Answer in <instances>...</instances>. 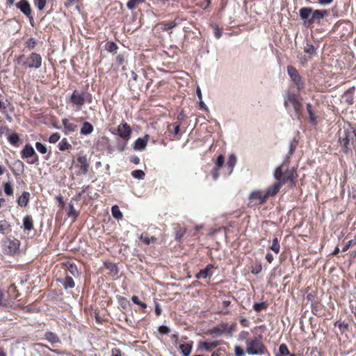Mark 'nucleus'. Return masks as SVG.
<instances>
[{"label": "nucleus", "mask_w": 356, "mask_h": 356, "mask_svg": "<svg viewBox=\"0 0 356 356\" xmlns=\"http://www.w3.org/2000/svg\"><path fill=\"white\" fill-rule=\"evenodd\" d=\"M267 351L261 341L257 337L246 341V352L248 355H264Z\"/></svg>", "instance_id": "obj_7"}, {"label": "nucleus", "mask_w": 356, "mask_h": 356, "mask_svg": "<svg viewBox=\"0 0 356 356\" xmlns=\"http://www.w3.org/2000/svg\"><path fill=\"white\" fill-rule=\"evenodd\" d=\"M127 53L119 54L115 57V63L118 66H122V70H124V65L127 63Z\"/></svg>", "instance_id": "obj_26"}, {"label": "nucleus", "mask_w": 356, "mask_h": 356, "mask_svg": "<svg viewBox=\"0 0 356 356\" xmlns=\"http://www.w3.org/2000/svg\"><path fill=\"white\" fill-rule=\"evenodd\" d=\"M170 330L166 325H161L159 327V332L161 334H167L170 332Z\"/></svg>", "instance_id": "obj_49"}, {"label": "nucleus", "mask_w": 356, "mask_h": 356, "mask_svg": "<svg viewBox=\"0 0 356 356\" xmlns=\"http://www.w3.org/2000/svg\"><path fill=\"white\" fill-rule=\"evenodd\" d=\"M19 241L17 239H10L7 238L3 241V250L4 252L8 254H15L17 252L19 248Z\"/></svg>", "instance_id": "obj_11"}, {"label": "nucleus", "mask_w": 356, "mask_h": 356, "mask_svg": "<svg viewBox=\"0 0 356 356\" xmlns=\"http://www.w3.org/2000/svg\"><path fill=\"white\" fill-rule=\"evenodd\" d=\"M49 0H33L35 7L40 11L43 10Z\"/></svg>", "instance_id": "obj_31"}, {"label": "nucleus", "mask_w": 356, "mask_h": 356, "mask_svg": "<svg viewBox=\"0 0 356 356\" xmlns=\"http://www.w3.org/2000/svg\"><path fill=\"white\" fill-rule=\"evenodd\" d=\"M213 268L212 265H208L204 269L201 270L197 275V279H205L209 276V273Z\"/></svg>", "instance_id": "obj_28"}, {"label": "nucleus", "mask_w": 356, "mask_h": 356, "mask_svg": "<svg viewBox=\"0 0 356 356\" xmlns=\"http://www.w3.org/2000/svg\"><path fill=\"white\" fill-rule=\"evenodd\" d=\"M338 142L343 154H353V151L356 154V130L351 131L344 129L339 131Z\"/></svg>", "instance_id": "obj_3"}, {"label": "nucleus", "mask_w": 356, "mask_h": 356, "mask_svg": "<svg viewBox=\"0 0 356 356\" xmlns=\"http://www.w3.org/2000/svg\"><path fill=\"white\" fill-rule=\"evenodd\" d=\"M22 227L27 231H31L33 228V220L31 216H26L24 218Z\"/></svg>", "instance_id": "obj_22"}, {"label": "nucleus", "mask_w": 356, "mask_h": 356, "mask_svg": "<svg viewBox=\"0 0 356 356\" xmlns=\"http://www.w3.org/2000/svg\"><path fill=\"white\" fill-rule=\"evenodd\" d=\"M145 2V0H129L127 3V7L131 10H134L136 7Z\"/></svg>", "instance_id": "obj_30"}, {"label": "nucleus", "mask_w": 356, "mask_h": 356, "mask_svg": "<svg viewBox=\"0 0 356 356\" xmlns=\"http://www.w3.org/2000/svg\"><path fill=\"white\" fill-rule=\"evenodd\" d=\"M60 138V135L58 133H54L49 138V142L51 143H56L58 141Z\"/></svg>", "instance_id": "obj_44"}, {"label": "nucleus", "mask_w": 356, "mask_h": 356, "mask_svg": "<svg viewBox=\"0 0 356 356\" xmlns=\"http://www.w3.org/2000/svg\"><path fill=\"white\" fill-rule=\"evenodd\" d=\"M210 3V0H199L197 5H198L202 9H206L209 6Z\"/></svg>", "instance_id": "obj_46"}, {"label": "nucleus", "mask_w": 356, "mask_h": 356, "mask_svg": "<svg viewBox=\"0 0 356 356\" xmlns=\"http://www.w3.org/2000/svg\"><path fill=\"white\" fill-rule=\"evenodd\" d=\"M352 243H353L352 240L348 241L347 243H346V244L344 245V246L342 248V251L343 252L347 251L349 249V248L350 247Z\"/></svg>", "instance_id": "obj_57"}, {"label": "nucleus", "mask_w": 356, "mask_h": 356, "mask_svg": "<svg viewBox=\"0 0 356 356\" xmlns=\"http://www.w3.org/2000/svg\"><path fill=\"white\" fill-rule=\"evenodd\" d=\"M67 268L72 275L76 276L78 275V269L74 264H70Z\"/></svg>", "instance_id": "obj_52"}, {"label": "nucleus", "mask_w": 356, "mask_h": 356, "mask_svg": "<svg viewBox=\"0 0 356 356\" xmlns=\"http://www.w3.org/2000/svg\"><path fill=\"white\" fill-rule=\"evenodd\" d=\"M38 44V40L34 38H28L24 43V46L29 51H31L35 48Z\"/></svg>", "instance_id": "obj_24"}, {"label": "nucleus", "mask_w": 356, "mask_h": 356, "mask_svg": "<svg viewBox=\"0 0 356 356\" xmlns=\"http://www.w3.org/2000/svg\"><path fill=\"white\" fill-rule=\"evenodd\" d=\"M253 308L254 311L259 312L263 309L266 308V305L264 302H256L253 305Z\"/></svg>", "instance_id": "obj_48"}, {"label": "nucleus", "mask_w": 356, "mask_h": 356, "mask_svg": "<svg viewBox=\"0 0 356 356\" xmlns=\"http://www.w3.org/2000/svg\"><path fill=\"white\" fill-rule=\"evenodd\" d=\"M289 104H291L298 118L302 115V104L299 99V95L289 92L284 99V106L287 107Z\"/></svg>", "instance_id": "obj_9"}, {"label": "nucleus", "mask_w": 356, "mask_h": 356, "mask_svg": "<svg viewBox=\"0 0 356 356\" xmlns=\"http://www.w3.org/2000/svg\"><path fill=\"white\" fill-rule=\"evenodd\" d=\"M63 285L65 287V289H72L74 287V282L71 277L67 275L63 282Z\"/></svg>", "instance_id": "obj_34"}, {"label": "nucleus", "mask_w": 356, "mask_h": 356, "mask_svg": "<svg viewBox=\"0 0 356 356\" xmlns=\"http://www.w3.org/2000/svg\"><path fill=\"white\" fill-rule=\"evenodd\" d=\"M105 49L113 54H115L118 51V46L113 41H108L105 44Z\"/></svg>", "instance_id": "obj_27"}, {"label": "nucleus", "mask_w": 356, "mask_h": 356, "mask_svg": "<svg viewBox=\"0 0 356 356\" xmlns=\"http://www.w3.org/2000/svg\"><path fill=\"white\" fill-rule=\"evenodd\" d=\"M329 14L327 10H314L311 7H302L299 10V16L307 28L312 27L314 24L320 25L321 20Z\"/></svg>", "instance_id": "obj_2"}, {"label": "nucleus", "mask_w": 356, "mask_h": 356, "mask_svg": "<svg viewBox=\"0 0 356 356\" xmlns=\"http://www.w3.org/2000/svg\"><path fill=\"white\" fill-rule=\"evenodd\" d=\"M45 339L53 344L59 342L58 337L53 332H47L45 334Z\"/></svg>", "instance_id": "obj_32"}, {"label": "nucleus", "mask_w": 356, "mask_h": 356, "mask_svg": "<svg viewBox=\"0 0 356 356\" xmlns=\"http://www.w3.org/2000/svg\"><path fill=\"white\" fill-rule=\"evenodd\" d=\"M58 147L60 150L64 151L65 149H68L70 147H72V145L68 143L66 138H63L58 143Z\"/></svg>", "instance_id": "obj_35"}, {"label": "nucleus", "mask_w": 356, "mask_h": 356, "mask_svg": "<svg viewBox=\"0 0 356 356\" xmlns=\"http://www.w3.org/2000/svg\"><path fill=\"white\" fill-rule=\"evenodd\" d=\"M184 356H189L193 348V342L182 343L179 347Z\"/></svg>", "instance_id": "obj_19"}, {"label": "nucleus", "mask_w": 356, "mask_h": 356, "mask_svg": "<svg viewBox=\"0 0 356 356\" xmlns=\"http://www.w3.org/2000/svg\"><path fill=\"white\" fill-rule=\"evenodd\" d=\"M92 95L86 90L75 89L67 99V103L72 105L76 111H81L86 104L92 102Z\"/></svg>", "instance_id": "obj_4"}, {"label": "nucleus", "mask_w": 356, "mask_h": 356, "mask_svg": "<svg viewBox=\"0 0 356 356\" xmlns=\"http://www.w3.org/2000/svg\"><path fill=\"white\" fill-rule=\"evenodd\" d=\"M178 22L175 21H163L159 23L158 26H160V29L164 31H171L172 29L176 27L178 25Z\"/></svg>", "instance_id": "obj_16"}, {"label": "nucleus", "mask_w": 356, "mask_h": 356, "mask_svg": "<svg viewBox=\"0 0 356 356\" xmlns=\"http://www.w3.org/2000/svg\"><path fill=\"white\" fill-rule=\"evenodd\" d=\"M4 192L7 195H12L13 194V188L10 183L7 182L3 186Z\"/></svg>", "instance_id": "obj_43"}, {"label": "nucleus", "mask_w": 356, "mask_h": 356, "mask_svg": "<svg viewBox=\"0 0 356 356\" xmlns=\"http://www.w3.org/2000/svg\"><path fill=\"white\" fill-rule=\"evenodd\" d=\"M266 259L269 263H271L274 259L273 256L271 253H267L266 255Z\"/></svg>", "instance_id": "obj_63"}, {"label": "nucleus", "mask_w": 356, "mask_h": 356, "mask_svg": "<svg viewBox=\"0 0 356 356\" xmlns=\"http://www.w3.org/2000/svg\"><path fill=\"white\" fill-rule=\"evenodd\" d=\"M27 162L30 164H33L38 161V157H26Z\"/></svg>", "instance_id": "obj_59"}, {"label": "nucleus", "mask_w": 356, "mask_h": 356, "mask_svg": "<svg viewBox=\"0 0 356 356\" xmlns=\"http://www.w3.org/2000/svg\"><path fill=\"white\" fill-rule=\"evenodd\" d=\"M10 129L6 125H1L0 126V138H2L3 136L10 135Z\"/></svg>", "instance_id": "obj_41"}, {"label": "nucleus", "mask_w": 356, "mask_h": 356, "mask_svg": "<svg viewBox=\"0 0 356 356\" xmlns=\"http://www.w3.org/2000/svg\"><path fill=\"white\" fill-rule=\"evenodd\" d=\"M308 114H309L310 122L312 124H316V116L314 111H309Z\"/></svg>", "instance_id": "obj_51"}, {"label": "nucleus", "mask_w": 356, "mask_h": 356, "mask_svg": "<svg viewBox=\"0 0 356 356\" xmlns=\"http://www.w3.org/2000/svg\"><path fill=\"white\" fill-rule=\"evenodd\" d=\"M21 154L22 156H37L33 147L29 144L25 145Z\"/></svg>", "instance_id": "obj_29"}, {"label": "nucleus", "mask_w": 356, "mask_h": 356, "mask_svg": "<svg viewBox=\"0 0 356 356\" xmlns=\"http://www.w3.org/2000/svg\"><path fill=\"white\" fill-rule=\"evenodd\" d=\"M16 6L20 11L30 19V21L33 19L31 16L32 8L29 2L27 0H20Z\"/></svg>", "instance_id": "obj_14"}, {"label": "nucleus", "mask_w": 356, "mask_h": 356, "mask_svg": "<svg viewBox=\"0 0 356 356\" xmlns=\"http://www.w3.org/2000/svg\"><path fill=\"white\" fill-rule=\"evenodd\" d=\"M7 106L6 105V103L3 102V99H0V111L4 112Z\"/></svg>", "instance_id": "obj_58"}, {"label": "nucleus", "mask_w": 356, "mask_h": 356, "mask_svg": "<svg viewBox=\"0 0 356 356\" xmlns=\"http://www.w3.org/2000/svg\"><path fill=\"white\" fill-rule=\"evenodd\" d=\"M280 246L278 239L277 238H275L273 241V243L270 246V249L273 252H275L276 254H277L280 252Z\"/></svg>", "instance_id": "obj_40"}, {"label": "nucleus", "mask_w": 356, "mask_h": 356, "mask_svg": "<svg viewBox=\"0 0 356 356\" xmlns=\"http://www.w3.org/2000/svg\"><path fill=\"white\" fill-rule=\"evenodd\" d=\"M279 353L280 356H286L290 355L289 350L287 346L284 343H282L279 347Z\"/></svg>", "instance_id": "obj_37"}, {"label": "nucleus", "mask_w": 356, "mask_h": 356, "mask_svg": "<svg viewBox=\"0 0 356 356\" xmlns=\"http://www.w3.org/2000/svg\"><path fill=\"white\" fill-rule=\"evenodd\" d=\"M79 0H67V1L65 3V5L66 6H70L75 3H77Z\"/></svg>", "instance_id": "obj_62"}, {"label": "nucleus", "mask_w": 356, "mask_h": 356, "mask_svg": "<svg viewBox=\"0 0 356 356\" xmlns=\"http://www.w3.org/2000/svg\"><path fill=\"white\" fill-rule=\"evenodd\" d=\"M185 229H179L176 233V239L181 238L185 234Z\"/></svg>", "instance_id": "obj_55"}, {"label": "nucleus", "mask_w": 356, "mask_h": 356, "mask_svg": "<svg viewBox=\"0 0 356 356\" xmlns=\"http://www.w3.org/2000/svg\"><path fill=\"white\" fill-rule=\"evenodd\" d=\"M117 134L124 142L123 147L120 149L123 150L127 146V142L131 139L132 134V129L131 126L126 122H122L117 127L116 132H112Z\"/></svg>", "instance_id": "obj_8"}, {"label": "nucleus", "mask_w": 356, "mask_h": 356, "mask_svg": "<svg viewBox=\"0 0 356 356\" xmlns=\"http://www.w3.org/2000/svg\"><path fill=\"white\" fill-rule=\"evenodd\" d=\"M10 224L6 220H0V232L2 234H4V232L8 229H10Z\"/></svg>", "instance_id": "obj_38"}, {"label": "nucleus", "mask_w": 356, "mask_h": 356, "mask_svg": "<svg viewBox=\"0 0 356 356\" xmlns=\"http://www.w3.org/2000/svg\"><path fill=\"white\" fill-rule=\"evenodd\" d=\"M168 129L171 132L177 139L180 137V123L178 122L170 124L168 126Z\"/></svg>", "instance_id": "obj_17"}, {"label": "nucleus", "mask_w": 356, "mask_h": 356, "mask_svg": "<svg viewBox=\"0 0 356 356\" xmlns=\"http://www.w3.org/2000/svg\"><path fill=\"white\" fill-rule=\"evenodd\" d=\"M111 213H112L113 216L118 220H120L123 217L122 213L120 211L119 207L117 205H114L112 207Z\"/></svg>", "instance_id": "obj_33"}, {"label": "nucleus", "mask_w": 356, "mask_h": 356, "mask_svg": "<svg viewBox=\"0 0 356 356\" xmlns=\"http://www.w3.org/2000/svg\"><path fill=\"white\" fill-rule=\"evenodd\" d=\"M111 356H122L120 350L113 348L111 350Z\"/></svg>", "instance_id": "obj_56"}, {"label": "nucleus", "mask_w": 356, "mask_h": 356, "mask_svg": "<svg viewBox=\"0 0 356 356\" xmlns=\"http://www.w3.org/2000/svg\"><path fill=\"white\" fill-rule=\"evenodd\" d=\"M35 147L37 150L41 154H45L47 152L46 146L41 143L37 142L35 143Z\"/></svg>", "instance_id": "obj_45"}, {"label": "nucleus", "mask_w": 356, "mask_h": 356, "mask_svg": "<svg viewBox=\"0 0 356 356\" xmlns=\"http://www.w3.org/2000/svg\"><path fill=\"white\" fill-rule=\"evenodd\" d=\"M131 300L133 301L134 303L138 305H140L143 308H146L147 307V304H145V302H143L142 301H140L138 298L136 296H133L131 297Z\"/></svg>", "instance_id": "obj_47"}, {"label": "nucleus", "mask_w": 356, "mask_h": 356, "mask_svg": "<svg viewBox=\"0 0 356 356\" xmlns=\"http://www.w3.org/2000/svg\"><path fill=\"white\" fill-rule=\"evenodd\" d=\"M73 165L77 174L86 175L88 170V163L86 157H77L76 161H73Z\"/></svg>", "instance_id": "obj_13"}, {"label": "nucleus", "mask_w": 356, "mask_h": 356, "mask_svg": "<svg viewBox=\"0 0 356 356\" xmlns=\"http://www.w3.org/2000/svg\"><path fill=\"white\" fill-rule=\"evenodd\" d=\"M62 124H63L64 128L67 131H70V132L74 131L77 128V126L74 123L70 122L69 121V120L67 118H63L62 120Z\"/></svg>", "instance_id": "obj_25"}, {"label": "nucleus", "mask_w": 356, "mask_h": 356, "mask_svg": "<svg viewBox=\"0 0 356 356\" xmlns=\"http://www.w3.org/2000/svg\"><path fill=\"white\" fill-rule=\"evenodd\" d=\"M249 200H250V206H256L262 204L264 203L267 197L264 193V192L261 191H253L250 195H249Z\"/></svg>", "instance_id": "obj_12"}, {"label": "nucleus", "mask_w": 356, "mask_h": 356, "mask_svg": "<svg viewBox=\"0 0 356 356\" xmlns=\"http://www.w3.org/2000/svg\"><path fill=\"white\" fill-rule=\"evenodd\" d=\"M140 238L147 245H149L150 243L155 242L156 241L155 237L149 238L146 234H141Z\"/></svg>", "instance_id": "obj_42"}, {"label": "nucleus", "mask_w": 356, "mask_h": 356, "mask_svg": "<svg viewBox=\"0 0 356 356\" xmlns=\"http://www.w3.org/2000/svg\"><path fill=\"white\" fill-rule=\"evenodd\" d=\"M333 0H318V3L321 5H329L332 3Z\"/></svg>", "instance_id": "obj_61"}, {"label": "nucleus", "mask_w": 356, "mask_h": 356, "mask_svg": "<svg viewBox=\"0 0 356 356\" xmlns=\"http://www.w3.org/2000/svg\"><path fill=\"white\" fill-rule=\"evenodd\" d=\"M261 266H259L258 267H256L255 268H253L252 270V273L253 274H258L261 270Z\"/></svg>", "instance_id": "obj_64"}, {"label": "nucleus", "mask_w": 356, "mask_h": 356, "mask_svg": "<svg viewBox=\"0 0 356 356\" xmlns=\"http://www.w3.org/2000/svg\"><path fill=\"white\" fill-rule=\"evenodd\" d=\"M215 36L217 39H219L222 35V31L218 28L215 29L214 31Z\"/></svg>", "instance_id": "obj_60"}, {"label": "nucleus", "mask_w": 356, "mask_h": 356, "mask_svg": "<svg viewBox=\"0 0 356 356\" xmlns=\"http://www.w3.org/2000/svg\"><path fill=\"white\" fill-rule=\"evenodd\" d=\"M94 130V127L92 124L88 122H84L82 124V127L80 130V133L81 135H89Z\"/></svg>", "instance_id": "obj_20"}, {"label": "nucleus", "mask_w": 356, "mask_h": 356, "mask_svg": "<svg viewBox=\"0 0 356 356\" xmlns=\"http://www.w3.org/2000/svg\"><path fill=\"white\" fill-rule=\"evenodd\" d=\"M131 175L136 179H143L145 175L143 170H136L131 172Z\"/></svg>", "instance_id": "obj_39"}, {"label": "nucleus", "mask_w": 356, "mask_h": 356, "mask_svg": "<svg viewBox=\"0 0 356 356\" xmlns=\"http://www.w3.org/2000/svg\"><path fill=\"white\" fill-rule=\"evenodd\" d=\"M225 157H218L216 161V167L215 169L213 170L211 174L213 179L214 180H216L217 178L219 176V174L218 172V169L222 168L225 169V172L226 174H230L233 170L234 165L236 163V157H229V161L227 162L226 164H225Z\"/></svg>", "instance_id": "obj_6"}, {"label": "nucleus", "mask_w": 356, "mask_h": 356, "mask_svg": "<svg viewBox=\"0 0 356 356\" xmlns=\"http://www.w3.org/2000/svg\"><path fill=\"white\" fill-rule=\"evenodd\" d=\"M8 140L11 145L15 147H19L22 143L19 134L15 132L8 135Z\"/></svg>", "instance_id": "obj_21"}, {"label": "nucleus", "mask_w": 356, "mask_h": 356, "mask_svg": "<svg viewBox=\"0 0 356 356\" xmlns=\"http://www.w3.org/2000/svg\"><path fill=\"white\" fill-rule=\"evenodd\" d=\"M150 139V136L146 134L143 138H138L136 140L133 145L132 147L134 150H143L147 146L148 140Z\"/></svg>", "instance_id": "obj_15"}, {"label": "nucleus", "mask_w": 356, "mask_h": 356, "mask_svg": "<svg viewBox=\"0 0 356 356\" xmlns=\"http://www.w3.org/2000/svg\"><path fill=\"white\" fill-rule=\"evenodd\" d=\"M29 197H30V193L29 192H26V191L23 192L22 195L17 200L18 205L22 207H26L29 202Z\"/></svg>", "instance_id": "obj_23"}, {"label": "nucleus", "mask_w": 356, "mask_h": 356, "mask_svg": "<svg viewBox=\"0 0 356 356\" xmlns=\"http://www.w3.org/2000/svg\"><path fill=\"white\" fill-rule=\"evenodd\" d=\"M304 51L309 56H312L316 54V48L314 45L307 43L304 48Z\"/></svg>", "instance_id": "obj_36"}, {"label": "nucleus", "mask_w": 356, "mask_h": 356, "mask_svg": "<svg viewBox=\"0 0 356 356\" xmlns=\"http://www.w3.org/2000/svg\"><path fill=\"white\" fill-rule=\"evenodd\" d=\"M295 168H289V157L285 159L282 164L278 166L275 171L274 176L277 181L273 185L270 186L266 192H264L267 199L269 197L275 195L280 191L283 184L290 181L293 184Z\"/></svg>", "instance_id": "obj_1"}, {"label": "nucleus", "mask_w": 356, "mask_h": 356, "mask_svg": "<svg viewBox=\"0 0 356 356\" xmlns=\"http://www.w3.org/2000/svg\"><path fill=\"white\" fill-rule=\"evenodd\" d=\"M69 207H70L69 216H70L76 217L78 216V213L76 211L74 206L72 204H70Z\"/></svg>", "instance_id": "obj_54"}, {"label": "nucleus", "mask_w": 356, "mask_h": 356, "mask_svg": "<svg viewBox=\"0 0 356 356\" xmlns=\"http://www.w3.org/2000/svg\"><path fill=\"white\" fill-rule=\"evenodd\" d=\"M235 356H244L245 353L243 350L238 346L234 347Z\"/></svg>", "instance_id": "obj_50"}, {"label": "nucleus", "mask_w": 356, "mask_h": 356, "mask_svg": "<svg viewBox=\"0 0 356 356\" xmlns=\"http://www.w3.org/2000/svg\"><path fill=\"white\" fill-rule=\"evenodd\" d=\"M297 143H298L297 141H296L295 140H293V141L291 142L290 147H289V154L290 155L293 154L294 150H295V149L297 147Z\"/></svg>", "instance_id": "obj_53"}, {"label": "nucleus", "mask_w": 356, "mask_h": 356, "mask_svg": "<svg viewBox=\"0 0 356 356\" xmlns=\"http://www.w3.org/2000/svg\"><path fill=\"white\" fill-rule=\"evenodd\" d=\"M220 345V343L217 341H213L211 342L203 341L200 342L198 347L201 349H204L206 350H210L211 349L216 348Z\"/></svg>", "instance_id": "obj_18"}, {"label": "nucleus", "mask_w": 356, "mask_h": 356, "mask_svg": "<svg viewBox=\"0 0 356 356\" xmlns=\"http://www.w3.org/2000/svg\"><path fill=\"white\" fill-rule=\"evenodd\" d=\"M287 72L292 81L296 86L298 90L300 91L303 90L305 88V83L302 81V77L296 67L293 66H288Z\"/></svg>", "instance_id": "obj_10"}, {"label": "nucleus", "mask_w": 356, "mask_h": 356, "mask_svg": "<svg viewBox=\"0 0 356 356\" xmlns=\"http://www.w3.org/2000/svg\"><path fill=\"white\" fill-rule=\"evenodd\" d=\"M16 63L24 70H38L42 64V56L36 52H31L29 55L22 54L16 58Z\"/></svg>", "instance_id": "obj_5"}]
</instances>
